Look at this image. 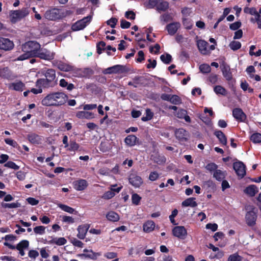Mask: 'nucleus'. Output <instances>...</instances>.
Instances as JSON below:
<instances>
[{
	"label": "nucleus",
	"instance_id": "c9c22d12",
	"mask_svg": "<svg viewBox=\"0 0 261 261\" xmlns=\"http://www.w3.org/2000/svg\"><path fill=\"white\" fill-rule=\"evenodd\" d=\"M169 8V3L166 1L159 0V3L156 6V10L159 11H165Z\"/></svg>",
	"mask_w": 261,
	"mask_h": 261
},
{
	"label": "nucleus",
	"instance_id": "603ef678",
	"mask_svg": "<svg viewBox=\"0 0 261 261\" xmlns=\"http://www.w3.org/2000/svg\"><path fill=\"white\" fill-rule=\"evenodd\" d=\"M46 227L44 226H38L34 228V232L37 234L42 235L45 233Z\"/></svg>",
	"mask_w": 261,
	"mask_h": 261
},
{
	"label": "nucleus",
	"instance_id": "1a4fd4ad",
	"mask_svg": "<svg viewBox=\"0 0 261 261\" xmlns=\"http://www.w3.org/2000/svg\"><path fill=\"white\" fill-rule=\"evenodd\" d=\"M14 46V43L9 39L0 37V49L5 51H9L12 50ZM0 54V57H1Z\"/></svg>",
	"mask_w": 261,
	"mask_h": 261
},
{
	"label": "nucleus",
	"instance_id": "69168bd1",
	"mask_svg": "<svg viewBox=\"0 0 261 261\" xmlns=\"http://www.w3.org/2000/svg\"><path fill=\"white\" fill-rule=\"evenodd\" d=\"M241 24L242 23L240 21H236L231 23L229 25V28L231 30L237 31L241 27Z\"/></svg>",
	"mask_w": 261,
	"mask_h": 261
},
{
	"label": "nucleus",
	"instance_id": "aec40b11",
	"mask_svg": "<svg viewBox=\"0 0 261 261\" xmlns=\"http://www.w3.org/2000/svg\"><path fill=\"white\" fill-rule=\"evenodd\" d=\"M180 27V24L178 22H172L168 24L166 27V30L170 35H174Z\"/></svg>",
	"mask_w": 261,
	"mask_h": 261
},
{
	"label": "nucleus",
	"instance_id": "58836bf2",
	"mask_svg": "<svg viewBox=\"0 0 261 261\" xmlns=\"http://www.w3.org/2000/svg\"><path fill=\"white\" fill-rule=\"evenodd\" d=\"M214 91L216 94H220L223 96H225L227 94L226 90L221 86L218 85L216 86L214 88Z\"/></svg>",
	"mask_w": 261,
	"mask_h": 261
},
{
	"label": "nucleus",
	"instance_id": "864d4df0",
	"mask_svg": "<svg viewBox=\"0 0 261 261\" xmlns=\"http://www.w3.org/2000/svg\"><path fill=\"white\" fill-rule=\"evenodd\" d=\"M59 207L63 211L69 213L70 214H73L75 211L74 209L71 207H70L67 205L63 204H59Z\"/></svg>",
	"mask_w": 261,
	"mask_h": 261
},
{
	"label": "nucleus",
	"instance_id": "774afa93",
	"mask_svg": "<svg viewBox=\"0 0 261 261\" xmlns=\"http://www.w3.org/2000/svg\"><path fill=\"white\" fill-rule=\"evenodd\" d=\"M143 79V76L139 75L136 76L134 78H133V81L135 85H136V88L138 87V85H142L143 84L141 82Z\"/></svg>",
	"mask_w": 261,
	"mask_h": 261
},
{
	"label": "nucleus",
	"instance_id": "09e8293b",
	"mask_svg": "<svg viewBox=\"0 0 261 261\" xmlns=\"http://www.w3.org/2000/svg\"><path fill=\"white\" fill-rule=\"evenodd\" d=\"M229 46L232 50L236 51L241 47L242 44L239 41H232L229 43Z\"/></svg>",
	"mask_w": 261,
	"mask_h": 261
},
{
	"label": "nucleus",
	"instance_id": "ea45409f",
	"mask_svg": "<svg viewBox=\"0 0 261 261\" xmlns=\"http://www.w3.org/2000/svg\"><path fill=\"white\" fill-rule=\"evenodd\" d=\"M145 116H143L141 118L142 121L144 122L151 120L153 118L154 114L150 109L147 108L145 111Z\"/></svg>",
	"mask_w": 261,
	"mask_h": 261
},
{
	"label": "nucleus",
	"instance_id": "37998d69",
	"mask_svg": "<svg viewBox=\"0 0 261 261\" xmlns=\"http://www.w3.org/2000/svg\"><path fill=\"white\" fill-rule=\"evenodd\" d=\"M182 24L185 29L187 30H191L193 27V21L191 19L183 17Z\"/></svg>",
	"mask_w": 261,
	"mask_h": 261
},
{
	"label": "nucleus",
	"instance_id": "6e6552de",
	"mask_svg": "<svg viewBox=\"0 0 261 261\" xmlns=\"http://www.w3.org/2000/svg\"><path fill=\"white\" fill-rule=\"evenodd\" d=\"M233 168L237 175L240 177L243 178L246 174V168L245 165L241 161H237L233 164Z\"/></svg>",
	"mask_w": 261,
	"mask_h": 261
},
{
	"label": "nucleus",
	"instance_id": "c756f323",
	"mask_svg": "<svg viewBox=\"0 0 261 261\" xmlns=\"http://www.w3.org/2000/svg\"><path fill=\"white\" fill-rule=\"evenodd\" d=\"M76 117L80 119H90L94 117L93 113L87 111H79L76 114Z\"/></svg>",
	"mask_w": 261,
	"mask_h": 261
},
{
	"label": "nucleus",
	"instance_id": "4c0bfd02",
	"mask_svg": "<svg viewBox=\"0 0 261 261\" xmlns=\"http://www.w3.org/2000/svg\"><path fill=\"white\" fill-rule=\"evenodd\" d=\"M67 148V150L69 151H73L75 152L76 151L79 150L80 148V145L74 140H70L69 142V146Z\"/></svg>",
	"mask_w": 261,
	"mask_h": 261
},
{
	"label": "nucleus",
	"instance_id": "6ab92c4d",
	"mask_svg": "<svg viewBox=\"0 0 261 261\" xmlns=\"http://www.w3.org/2000/svg\"><path fill=\"white\" fill-rule=\"evenodd\" d=\"M73 186L74 189L76 191H80L86 189L88 186V184L86 180L80 179L74 181Z\"/></svg>",
	"mask_w": 261,
	"mask_h": 261
},
{
	"label": "nucleus",
	"instance_id": "a878e982",
	"mask_svg": "<svg viewBox=\"0 0 261 261\" xmlns=\"http://www.w3.org/2000/svg\"><path fill=\"white\" fill-rule=\"evenodd\" d=\"M222 72L223 76L226 79V80L228 81H229L232 79V73L230 71V68L229 66L227 65H224L222 69Z\"/></svg>",
	"mask_w": 261,
	"mask_h": 261
},
{
	"label": "nucleus",
	"instance_id": "72a5a7b5",
	"mask_svg": "<svg viewBox=\"0 0 261 261\" xmlns=\"http://www.w3.org/2000/svg\"><path fill=\"white\" fill-rule=\"evenodd\" d=\"M67 243V240L63 237L61 238H54L51 240L48 241L49 244H56L58 246L64 245Z\"/></svg>",
	"mask_w": 261,
	"mask_h": 261
},
{
	"label": "nucleus",
	"instance_id": "0eeeda50",
	"mask_svg": "<svg viewBox=\"0 0 261 261\" xmlns=\"http://www.w3.org/2000/svg\"><path fill=\"white\" fill-rule=\"evenodd\" d=\"M161 98L163 100L169 101L171 103L175 105H179L182 103L181 98L176 94L163 93L161 95Z\"/></svg>",
	"mask_w": 261,
	"mask_h": 261
},
{
	"label": "nucleus",
	"instance_id": "e2e57ef3",
	"mask_svg": "<svg viewBox=\"0 0 261 261\" xmlns=\"http://www.w3.org/2000/svg\"><path fill=\"white\" fill-rule=\"evenodd\" d=\"M125 17L130 20H134L136 18V14L133 11H127L125 13Z\"/></svg>",
	"mask_w": 261,
	"mask_h": 261
},
{
	"label": "nucleus",
	"instance_id": "39448f33",
	"mask_svg": "<svg viewBox=\"0 0 261 261\" xmlns=\"http://www.w3.org/2000/svg\"><path fill=\"white\" fill-rule=\"evenodd\" d=\"M29 14V11L27 8H23L21 10H11L9 13L10 21L14 24L28 16Z\"/></svg>",
	"mask_w": 261,
	"mask_h": 261
},
{
	"label": "nucleus",
	"instance_id": "f03ea898",
	"mask_svg": "<svg viewBox=\"0 0 261 261\" xmlns=\"http://www.w3.org/2000/svg\"><path fill=\"white\" fill-rule=\"evenodd\" d=\"M68 98V96L63 92H51L42 99L41 103L44 106H61L67 102Z\"/></svg>",
	"mask_w": 261,
	"mask_h": 261
},
{
	"label": "nucleus",
	"instance_id": "dca6fc26",
	"mask_svg": "<svg viewBox=\"0 0 261 261\" xmlns=\"http://www.w3.org/2000/svg\"><path fill=\"white\" fill-rule=\"evenodd\" d=\"M175 136L176 138L180 142H186L188 140V133L182 128L176 129L175 131Z\"/></svg>",
	"mask_w": 261,
	"mask_h": 261
},
{
	"label": "nucleus",
	"instance_id": "bf43d9fd",
	"mask_svg": "<svg viewBox=\"0 0 261 261\" xmlns=\"http://www.w3.org/2000/svg\"><path fill=\"white\" fill-rule=\"evenodd\" d=\"M159 174L156 171H152L149 174L148 179L150 181H153L157 180L159 178Z\"/></svg>",
	"mask_w": 261,
	"mask_h": 261
},
{
	"label": "nucleus",
	"instance_id": "bb28decb",
	"mask_svg": "<svg viewBox=\"0 0 261 261\" xmlns=\"http://www.w3.org/2000/svg\"><path fill=\"white\" fill-rule=\"evenodd\" d=\"M155 226V223L153 221L148 220L143 224V231L147 233L150 232L154 229Z\"/></svg>",
	"mask_w": 261,
	"mask_h": 261
},
{
	"label": "nucleus",
	"instance_id": "6e6d98bb",
	"mask_svg": "<svg viewBox=\"0 0 261 261\" xmlns=\"http://www.w3.org/2000/svg\"><path fill=\"white\" fill-rule=\"evenodd\" d=\"M141 199V197L138 194L134 193L132 195V203L134 204H135L136 205H139Z\"/></svg>",
	"mask_w": 261,
	"mask_h": 261
},
{
	"label": "nucleus",
	"instance_id": "5701e85b",
	"mask_svg": "<svg viewBox=\"0 0 261 261\" xmlns=\"http://www.w3.org/2000/svg\"><path fill=\"white\" fill-rule=\"evenodd\" d=\"M197 45L199 51L203 55H207L208 53V50L207 49V46L208 43L203 40H199L197 42Z\"/></svg>",
	"mask_w": 261,
	"mask_h": 261
},
{
	"label": "nucleus",
	"instance_id": "a211bd4d",
	"mask_svg": "<svg viewBox=\"0 0 261 261\" xmlns=\"http://www.w3.org/2000/svg\"><path fill=\"white\" fill-rule=\"evenodd\" d=\"M128 180L129 184L135 188H139L143 184V179L141 177L135 174H130Z\"/></svg>",
	"mask_w": 261,
	"mask_h": 261
},
{
	"label": "nucleus",
	"instance_id": "c03bdc74",
	"mask_svg": "<svg viewBox=\"0 0 261 261\" xmlns=\"http://www.w3.org/2000/svg\"><path fill=\"white\" fill-rule=\"evenodd\" d=\"M250 139L254 143H259L261 142V134L254 133L250 136Z\"/></svg>",
	"mask_w": 261,
	"mask_h": 261
},
{
	"label": "nucleus",
	"instance_id": "f3484780",
	"mask_svg": "<svg viewBox=\"0 0 261 261\" xmlns=\"http://www.w3.org/2000/svg\"><path fill=\"white\" fill-rule=\"evenodd\" d=\"M83 253L79 254V256L81 257H85L90 258L93 260L97 259V257L101 255L100 253L94 252L92 250H88L87 249H84L83 250Z\"/></svg>",
	"mask_w": 261,
	"mask_h": 261
},
{
	"label": "nucleus",
	"instance_id": "b1692460",
	"mask_svg": "<svg viewBox=\"0 0 261 261\" xmlns=\"http://www.w3.org/2000/svg\"><path fill=\"white\" fill-rule=\"evenodd\" d=\"M244 192L250 197H253L258 193V189L256 185H251L247 187L244 189Z\"/></svg>",
	"mask_w": 261,
	"mask_h": 261
},
{
	"label": "nucleus",
	"instance_id": "0e129e2a",
	"mask_svg": "<svg viewBox=\"0 0 261 261\" xmlns=\"http://www.w3.org/2000/svg\"><path fill=\"white\" fill-rule=\"evenodd\" d=\"M131 23L124 19L120 20V27L123 29L130 28Z\"/></svg>",
	"mask_w": 261,
	"mask_h": 261
},
{
	"label": "nucleus",
	"instance_id": "338daca9",
	"mask_svg": "<svg viewBox=\"0 0 261 261\" xmlns=\"http://www.w3.org/2000/svg\"><path fill=\"white\" fill-rule=\"evenodd\" d=\"M218 166L214 163H208L205 166L206 170L210 171H216L217 170Z\"/></svg>",
	"mask_w": 261,
	"mask_h": 261
},
{
	"label": "nucleus",
	"instance_id": "2eb2a0df",
	"mask_svg": "<svg viewBox=\"0 0 261 261\" xmlns=\"http://www.w3.org/2000/svg\"><path fill=\"white\" fill-rule=\"evenodd\" d=\"M45 17L46 19L50 20H56L60 19L61 16L59 10L58 9L54 8L47 10L45 13Z\"/></svg>",
	"mask_w": 261,
	"mask_h": 261
},
{
	"label": "nucleus",
	"instance_id": "4468645a",
	"mask_svg": "<svg viewBox=\"0 0 261 261\" xmlns=\"http://www.w3.org/2000/svg\"><path fill=\"white\" fill-rule=\"evenodd\" d=\"M27 138L31 144L35 145L41 144L43 141V137L35 133H31L28 134Z\"/></svg>",
	"mask_w": 261,
	"mask_h": 261
},
{
	"label": "nucleus",
	"instance_id": "9d476101",
	"mask_svg": "<svg viewBox=\"0 0 261 261\" xmlns=\"http://www.w3.org/2000/svg\"><path fill=\"white\" fill-rule=\"evenodd\" d=\"M173 235L180 239H185L187 236V231L183 226H175L172 229Z\"/></svg>",
	"mask_w": 261,
	"mask_h": 261
},
{
	"label": "nucleus",
	"instance_id": "a18cd8bd",
	"mask_svg": "<svg viewBox=\"0 0 261 261\" xmlns=\"http://www.w3.org/2000/svg\"><path fill=\"white\" fill-rule=\"evenodd\" d=\"M10 76L8 67L0 68V77L3 79H8Z\"/></svg>",
	"mask_w": 261,
	"mask_h": 261
},
{
	"label": "nucleus",
	"instance_id": "13d9d810",
	"mask_svg": "<svg viewBox=\"0 0 261 261\" xmlns=\"http://www.w3.org/2000/svg\"><path fill=\"white\" fill-rule=\"evenodd\" d=\"M115 195V193L113 192V191H108L106 192L102 196V198L104 199H110L113 198Z\"/></svg>",
	"mask_w": 261,
	"mask_h": 261
},
{
	"label": "nucleus",
	"instance_id": "e433bc0d",
	"mask_svg": "<svg viewBox=\"0 0 261 261\" xmlns=\"http://www.w3.org/2000/svg\"><path fill=\"white\" fill-rule=\"evenodd\" d=\"M213 176L217 180L221 181L225 177V174L221 170L218 169L214 171Z\"/></svg>",
	"mask_w": 261,
	"mask_h": 261
},
{
	"label": "nucleus",
	"instance_id": "ddd939ff",
	"mask_svg": "<svg viewBox=\"0 0 261 261\" xmlns=\"http://www.w3.org/2000/svg\"><path fill=\"white\" fill-rule=\"evenodd\" d=\"M4 245L8 247L9 249L14 250L16 249H24L28 248L29 246V242L28 240H23L21 241L16 246L11 245L8 242H4Z\"/></svg>",
	"mask_w": 261,
	"mask_h": 261
},
{
	"label": "nucleus",
	"instance_id": "a19ab883",
	"mask_svg": "<svg viewBox=\"0 0 261 261\" xmlns=\"http://www.w3.org/2000/svg\"><path fill=\"white\" fill-rule=\"evenodd\" d=\"M99 148L102 152H106L111 149L110 143L107 141L101 142Z\"/></svg>",
	"mask_w": 261,
	"mask_h": 261
},
{
	"label": "nucleus",
	"instance_id": "f257e3e1",
	"mask_svg": "<svg viewBox=\"0 0 261 261\" xmlns=\"http://www.w3.org/2000/svg\"><path fill=\"white\" fill-rule=\"evenodd\" d=\"M21 48L23 54L18 57L16 61H23L31 58L50 61L54 58V53L46 48H42L40 43L36 41H27L21 45Z\"/></svg>",
	"mask_w": 261,
	"mask_h": 261
},
{
	"label": "nucleus",
	"instance_id": "20e7f679",
	"mask_svg": "<svg viewBox=\"0 0 261 261\" xmlns=\"http://www.w3.org/2000/svg\"><path fill=\"white\" fill-rule=\"evenodd\" d=\"M245 210L247 213L245 215V221L248 226H253L256 224L257 218V210L252 205H249L245 206Z\"/></svg>",
	"mask_w": 261,
	"mask_h": 261
},
{
	"label": "nucleus",
	"instance_id": "052dcab7",
	"mask_svg": "<svg viewBox=\"0 0 261 261\" xmlns=\"http://www.w3.org/2000/svg\"><path fill=\"white\" fill-rule=\"evenodd\" d=\"M118 22V19L115 17H112L107 21V24L110 25L111 28H114Z\"/></svg>",
	"mask_w": 261,
	"mask_h": 261
},
{
	"label": "nucleus",
	"instance_id": "f8f14e48",
	"mask_svg": "<svg viewBox=\"0 0 261 261\" xmlns=\"http://www.w3.org/2000/svg\"><path fill=\"white\" fill-rule=\"evenodd\" d=\"M54 65L57 67L60 70L70 72L73 71L75 69V67L69 64L65 63L61 61H57L54 63Z\"/></svg>",
	"mask_w": 261,
	"mask_h": 261
},
{
	"label": "nucleus",
	"instance_id": "8fccbe9b",
	"mask_svg": "<svg viewBox=\"0 0 261 261\" xmlns=\"http://www.w3.org/2000/svg\"><path fill=\"white\" fill-rule=\"evenodd\" d=\"M200 72L203 73H208L211 72V68L210 66L207 64H202L199 66Z\"/></svg>",
	"mask_w": 261,
	"mask_h": 261
},
{
	"label": "nucleus",
	"instance_id": "7ed1b4c3",
	"mask_svg": "<svg viewBox=\"0 0 261 261\" xmlns=\"http://www.w3.org/2000/svg\"><path fill=\"white\" fill-rule=\"evenodd\" d=\"M43 75L45 78H41L37 80V86H43L45 89L54 87L57 84L56 71L54 69H47L44 71Z\"/></svg>",
	"mask_w": 261,
	"mask_h": 261
},
{
	"label": "nucleus",
	"instance_id": "473e14b6",
	"mask_svg": "<svg viewBox=\"0 0 261 261\" xmlns=\"http://www.w3.org/2000/svg\"><path fill=\"white\" fill-rule=\"evenodd\" d=\"M107 219L113 222H117L119 221L120 217L119 215L114 211H110L106 215Z\"/></svg>",
	"mask_w": 261,
	"mask_h": 261
},
{
	"label": "nucleus",
	"instance_id": "cd10ccee",
	"mask_svg": "<svg viewBox=\"0 0 261 261\" xmlns=\"http://www.w3.org/2000/svg\"><path fill=\"white\" fill-rule=\"evenodd\" d=\"M9 88L17 91H22L25 88V84L21 81L12 83Z\"/></svg>",
	"mask_w": 261,
	"mask_h": 261
},
{
	"label": "nucleus",
	"instance_id": "393cba45",
	"mask_svg": "<svg viewBox=\"0 0 261 261\" xmlns=\"http://www.w3.org/2000/svg\"><path fill=\"white\" fill-rule=\"evenodd\" d=\"M214 135L218 139L219 142L223 145H226L227 143V138L225 135L220 130H216Z\"/></svg>",
	"mask_w": 261,
	"mask_h": 261
},
{
	"label": "nucleus",
	"instance_id": "c85d7f7f",
	"mask_svg": "<svg viewBox=\"0 0 261 261\" xmlns=\"http://www.w3.org/2000/svg\"><path fill=\"white\" fill-rule=\"evenodd\" d=\"M139 139L134 135L127 136L124 139L125 143L129 146H134L136 145Z\"/></svg>",
	"mask_w": 261,
	"mask_h": 261
},
{
	"label": "nucleus",
	"instance_id": "3c124183",
	"mask_svg": "<svg viewBox=\"0 0 261 261\" xmlns=\"http://www.w3.org/2000/svg\"><path fill=\"white\" fill-rule=\"evenodd\" d=\"M106 44L104 41L98 42L96 44L97 53L98 54H101L102 51L105 50Z\"/></svg>",
	"mask_w": 261,
	"mask_h": 261
},
{
	"label": "nucleus",
	"instance_id": "79ce46f5",
	"mask_svg": "<svg viewBox=\"0 0 261 261\" xmlns=\"http://www.w3.org/2000/svg\"><path fill=\"white\" fill-rule=\"evenodd\" d=\"M160 59L164 63L169 64L171 62L172 58L169 54L166 53L160 56Z\"/></svg>",
	"mask_w": 261,
	"mask_h": 261
},
{
	"label": "nucleus",
	"instance_id": "49530a36",
	"mask_svg": "<svg viewBox=\"0 0 261 261\" xmlns=\"http://www.w3.org/2000/svg\"><path fill=\"white\" fill-rule=\"evenodd\" d=\"M158 3L159 0H148V2L144 3V5L148 9H153L156 8Z\"/></svg>",
	"mask_w": 261,
	"mask_h": 261
},
{
	"label": "nucleus",
	"instance_id": "9b49d317",
	"mask_svg": "<svg viewBox=\"0 0 261 261\" xmlns=\"http://www.w3.org/2000/svg\"><path fill=\"white\" fill-rule=\"evenodd\" d=\"M232 116L239 122H245L247 116L243 110L239 108H236L232 110Z\"/></svg>",
	"mask_w": 261,
	"mask_h": 261
},
{
	"label": "nucleus",
	"instance_id": "7c9ffc66",
	"mask_svg": "<svg viewBox=\"0 0 261 261\" xmlns=\"http://www.w3.org/2000/svg\"><path fill=\"white\" fill-rule=\"evenodd\" d=\"M195 198L191 197L186 199L182 202L181 205L182 206L187 207L191 206L192 207H195L197 206V203L195 201Z\"/></svg>",
	"mask_w": 261,
	"mask_h": 261
},
{
	"label": "nucleus",
	"instance_id": "423d86ee",
	"mask_svg": "<svg viewBox=\"0 0 261 261\" xmlns=\"http://www.w3.org/2000/svg\"><path fill=\"white\" fill-rule=\"evenodd\" d=\"M91 19L92 17L89 15L77 20L72 25L71 28L72 31L75 32L83 30L91 22Z\"/></svg>",
	"mask_w": 261,
	"mask_h": 261
},
{
	"label": "nucleus",
	"instance_id": "4d7b16f0",
	"mask_svg": "<svg viewBox=\"0 0 261 261\" xmlns=\"http://www.w3.org/2000/svg\"><path fill=\"white\" fill-rule=\"evenodd\" d=\"M5 167L13 169L14 170H18L19 166L17 165L14 162L12 161H8L5 165Z\"/></svg>",
	"mask_w": 261,
	"mask_h": 261
},
{
	"label": "nucleus",
	"instance_id": "2f4dec72",
	"mask_svg": "<svg viewBox=\"0 0 261 261\" xmlns=\"http://www.w3.org/2000/svg\"><path fill=\"white\" fill-rule=\"evenodd\" d=\"M202 187L210 192L215 189L216 185L212 180H208L203 182Z\"/></svg>",
	"mask_w": 261,
	"mask_h": 261
},
{
	"label": "nucleus",
	"instance_id": "de8ad7c7",
	"mask_svg": "<svg viewBox=\"0 0 261 261\" xmlns=\"http://www.w3.org/2000/svg\"><path fill=\"white\" fill-rule=\"evenodd\" d=\"M2 207L5 208H17L20 206V204L18 202H13L11 203H7L2 202L1 203Z\"/></svg>",
	"mask_w": 261,
	"mask_h": 261
},
{
	"label": "nucleus",
	"instance_id": "412c9836",
	"mask_svg": "<svg viewBox=\"0 0 261 261\" xmlns=\"http://www.w3.org/2000/svg\"><path fill=\"white\" fill-rule=\"evenodd\" d=\"M90 227L88 224H83L79 225L77 227L78 233L77 237L81 240L84 239L87 233V231Z\"/></svg>",
	"mask_w": 261,
	"mask_h": 261
},
{
	"label": "nucleus",
	"instance_id": "5fc2aeb1",
	"mask_svg": "<svg viewBox=\"0 0 261 261\" xmlns=\"http://www.w3.org/2000/svg\"><path fill=\"white\" fill-rule=\"evenodd\" d=\"M242 257L236 253L229 255L227 261H242Z\"/></svg>",
	"mask_w": 261,
	"mask_h": 261
},
{
	"label": "nucleus",
	"instance_id": "4be33fe9",
	"mask_svg": "<svg viewBox=\"0 0 261 261\" xmlns=\"http://www.w3.org/2000/svg\"><path fill=\"white\" fill-rule=\"evenodd\" d=\"M79 76L83 77H90L94 73V71L90 68L79 69L77 70Z\"/></svg>",
	"mask_w": 261,
	"mask_h": 261
},
{
	"label": "nucleus",
	"instance_id": "680f3d73",
	"mask_svg": "<svg viewBox=\"0 0 261 261\" xmlns=\"http://www.w3.org/2000/svg\"><path fill=\"white\" fill-rule=\"evenodd\" d=\"M71 243L72 244L73 246L75 247L83 248L84 246V243L82 241L76 239V238H73L71 240Z\"/></svg>",
	"mask_w": 261,
	"mask_h": 261
},
{
	"label": "nucleus",
	"instance_id": "f704fd0d",
	"mask_svg": "<svg viewBox=\"0 0 261 261\" xmlns=\"http://www.w3.org/2000/svg\"><path fill=\"white\" fill-rule=\"evenodd\" d=\"M112 68L114 70V73H122L127 72L128 71V69L126 67L122 65H116L113 66Z\"/></svg>",
	"mask_w": 261,
	"mask_h": 261
}]
</instances>
